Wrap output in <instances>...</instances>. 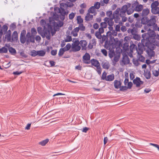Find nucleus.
Listing matches in <instances>:
<instances>
[{
	"label": "nucleus",
	"mask_w": 159,
	"mask_h": 159,
	"mask_svg": "<svg viewBox=\"0 0 159 159\" xmlns=\"http://www.w3.org/2000/svg\"><path fill=\"white\" fill-rule=\"evenodd\" d=\"M156 22V18L155 17H152L147 22L148 25V26L154 25V26H157V25H155Z\"/></svg>",
	"instance_id": "nucleus-12"
},
{
	"label": "nucleus",
	"mask_w": 159,
	"mask_h": 159,
	"mask_svg": "<svg viewBox=\"0 0 159 159\" xmlns=\"http://www.w3.org/2000/svg\"><path fill=\"white\" fill-rule=\"evenodd\" d=\"M128 86L127 87V89H130L132 87L133 85V84L132 82H130L128 83L127 84Z\"/></svg>",
	"instance_id": "nucleus-64"
},
{
	"label": "nucleus",
	"mask_w": 159,
	"mask_h": 159,
	"mask_svg": "<svg viewBox=\"0 0 159 159\" xmlns=\"http://www.w3.org/2000/svg\"><path fill=\"white\" fill-rule=\"evenodd\" d=\"M143 46L141 44H138V48H137L136 52L139 55H141L143 53Z\"/></svg>",
	"instance_id": "nucleus-10"
},
{
	"label": "nucleus",
	"mask_w": 159,
	"mask_h": 159,
	"mask_svg": "<svg viewBox=\"0 0 159 159\" xmlns=\"http://www.w3.org/2000/svg\"><path fill=\"white\" fill-rule=\"evenodd\" d=\"M9 52L12 55L16 54V52L15 49L12 47H10L8 48Z\"/></svg>",
	"instance_id": "nucleus-27"
},
{
	"label": "nucleus",
	"mask_w": 159,
	"mask_h": 159,
	"mask_svg": "<svg viewBox=\"0 0 159 159\" xmlns=\"http://www.w3.org/2000/svg\"><path fill=\"white\" fill-rule=\"evenodd\" d=\"M64 40L66 42H69L71 41L72 40L71 37L69 35H67L66 36V38Z\"/></svg>",
	"instance_id": "nucleus-43"
},
{
	"label": "nucleus",
	"mask_w": 159,
	"mask_h": 159,
	"mask_svg": "<svg viewBox=\"0 0 159 159\" xmlns=\"http://www.w3.org/2000/svg\"><path fill=\"white\" fill-rule=\"evenodd\" d=\"M83 61L85 64H89L90 63V56L89 53H86L83 56Z\"/></svg>",
	"instance_id": "nucleus-6"
},
{
	"label": "nucleus",
	"mask_w": 159,
	"mask_h": 159,
	"mask_svg": "<svg viewBox=\"0 0 159 159\" xmlns=\"http://www.w3.org/2000/svg\"><path fill=\"white\" fill-rule=\"evenodd\" d=\"M121 11L120 13V16L122 18V21L123 22H125L127 20V18L125 17L126 13H125V14L123 15H121Z\"/></svg>",
	"instance_id": "nucleus-28"
},
{
	"label": "nucleus",
	"mask_w": 159,
	"mask_h": 159,
	"mask_svg": "<svg viewBox=\"0 0 159 159\" xmlns=\"http://www.w3.org/2000/svg\"><path fill=\"white\" fill-rule=\"evenodd\" d=\"M31 34L34 37V36L37 34V31L35 29L33 28L31 29Z\"/></svg>",
	"instance_id": "nucleus-35"
},
{
	"label": "nucleus",
	"mask_w": 159,
	"mask_h": 159,
	"mask_svg": "<svg viewBox=\"0 0 159 159\" xmlns=\"http://www.w3.org/2000/svg\"><path fill=\"white\" fill-rule=\"evenodd\" d=\"M48 141L49 140L47 139L39 142V144L42 146H44L48 142Z\"/></svg>",
	"instance_id": "nucleus-37"
},
{
	"label": "nucleus",
	"mask_w": 159,
	"mask_h": 159,
	"mask_svg": "<svg viewBox=\"0 0 159 159\" xmlns=\"http://www.w3.org/2000/svg\"><path fill=\"white\" fill-rule=\"evenodd\" d=\"M90 63L93 66L96 67H98V66H99L100 65V63L97 60L94 59H91L90 61Z\"/></svg>",
	"instance_id": "nucleus-15"
},
{
	"label": "nucleus",
	"mask_w": 159,
	"mask_h": 159,
	"mask_svg": "<svg viewBox=\"0 0 159 159\" xmlns=\"http://www.w3.org/2000/svg\"><path fill=\"white\" fill-rule=\"evenodd\" d=\"M8 50L7 48L5 47H3L0 48V53H6L7 52Z\"/></svg>",
	"instance_id": "nucleus-34"
},
{
	"label": "nucleus",
	"mask_w": 159,
	"mask_h": 159,
	"mask_svg": "<svg viewBox=\"0 0 159 159\" xmlns=\"http://www.w3.org/2000/svg\"><path fill=\"white\" fill-rule=\"evenodd\" d=\"M47 30H48L49 31H50V33H51L52 36L54 34V33H55V32L54 33H53V27L50 25H48Z\"/></svg>",
	"instance_id": "nucleus-38"
},
{
	"label": "nucleus",
	"mask_w": 159,
	"mask_h": 159,
	"mask_svg": "<svg viewBox=\"0 0 159 159\" xmlns=\"http://www.w3.org/2000/svg\"><path fill=\"white\" fill-rule=\"evenodd\" d=\"M50 31L47 30V29L44 26L43 29V34H44V35H42L41 36L43 38H44L46 37L48 39H50Z\"/></svg>",
	"instance_id": "nucleus-8"
},
{
	"label": "nucleus",
	"mask_w": 159,
	"mask_h": 159,
	"mask_svg": "<svg viewBox=\"0 0 159 159\" xmlns=\"http://www.w3.org/2000/svg\"><path fill=\"white\" fill-rule=\"evenodd\" d=\"M37 31L38 33L41 36L43 35H44V34H43V30L42 28L40 27H39L37 28Z\"/></svg>",
	"instance_id": "nucleus-36"
},
{
	"label": "nucleus",
	"mask_w": 159,
	"mask_h": 159,
	"mask_svg": "<svg viewBox=\"0 0 159 159\" xmlns=\"http://www.w3.org/2000/svg\"><path fill=\"white\" fill-rule=\"evenodd\" d=\"M144 76L147 79H149L151 77L150 72L149 71L147 72L144 74Z\"/></svg>",
	"instance_id": "nucleus-41"
},
{
	"label": "nucleus",
	"mask_w": 159,
	"mask_h": 159,
	"mask_svg": "<svg viewBox=\"0 0 159 159\" xmlns=\"http://www.w3.org/2000/svg\"><path fill=\"white\" fill-rule=\"evenodd\" d=\"M80 43V42L78 40H75L72 44L71 51L75 52L80 51L81 49V47L79 45Z\"/></svg>",
	"instance_id": "nucleus-2"
},
{
	"label": "nucleus",
	"mask_w": 159,
	"mask_h": 159,
	"mask_svg": "<svg viewBox=\"0 0 159 159\" xmlns=\"http://www.w3.org/2000/svg\"><path fill=\"white\" fill-rule=\"evenodd\" d=\"M120 90L121 91H124L125 90H126L127 89V87L126 86H120Z\"/></svg>",
	"instance_id": "nucleus-52"
},
{
	"label": "nucleus",
	"mask_w": 159,
	"mask_h": 159,
	"mask_svg": "<svg viewBox=\"0 0 159 159\" xmlns=\"http://www.w3.org/2000/svg\"><path fill=\"white\" fill-rule=\"evenodd\" d=\"M96 11V9L94 7L92 6L88 10V13H94Z\"/></svg>",
	"instance_id": "nucleus-29"
},
{
	"label": "nucleus",
	"mask_w": 159,
	"mask_h": 159,
	"mask_svg": "<svg viewBox=\"0 0 159 159\" xmlns=\"http://www.w3.org/2000/svg\"><path fill=\"white\" fill-rule=\"evenodd\" d=\"M137 46L134 44L133 42H132V43H131V42L130 45L129 47L130 52L129 53L130 55H129V56L130 57H131V55H132V54L134 52H136V50L137 49Z\"/></svg>",
	"instance_id": "nucleus-9"
},
{
	"label": "nucleus",
	"mask_w": 159,
	"mask_h": 159,
	"mask_svg": "<svg viewBox=\"0 0 159 159\" xmlns=\"http://www.w3.org/2000/svg\"><path fill=\"white\" fill-rule=\"evenodd\" d=\"M121 84V83L120 81L116 80L114 82V85L116 89H118L119 88Z\"/></svg>",
	"instance_id": "nucleus-18"
},
{
	"label": "nucleus",
	"mask_w": 159,
	"mask_h": 159,
	"mask_svg": "<svg viewBox=\"0 0 159 159\" xmlns=\"http://www.w3.org/2000/svg\"><path fill=\"white\" fill-rule=\"evenodd\" d=\"M120 11L121 15H124L126 12L128 15L132 14L134 11V8L133 7V4H131L130 3H127L126 4L123 5L120 8Z\"/></svg>",
	"instance_id": "nucleus-1"
},
{
	"label": "nucleus",
	"mask_w": 159,
	"mask_h": 159,
	"mask_svg": "<svg viewBox=\"0 0 159 159\" xmlns=\"http://www.w3.org/2000/svg\"><path fill=\"white\" fill-rule=\"evenodd\" d=\"M110 65L108 62L106 61L105 62L102 63V67L103 68L106 69H108L110 67Z\"/></svg>",
	"instance_id": "nucleus-24"
},
{
	"label": "nucleus",
	"mask_w": 159,
	"mask_h": 159,
	"mask_svg": "<svg viewBox=\"0 0 159 159\" xmlns=\"http://www.w3.org/2000/svg\"><path fill=\"white\" fill-rule=\"evenodd\" d=\"M77 20L78 24H81L83 22V20L80 16H78L77 18Z\"/></svg>",
	"instance_id": "nucleus-40"
},
{
	"label": "nucleus",
	"mask_w": 159,
	"mask_h": 159,
	"mask_svg": "<svg viewBox=\"0 0 159 159\" xmlns=\"http://www.w3.org/2000/svg\"><path fill=\"white\" fill-rule=\"evenodd\" d=\"M101 26L103 28H106L107 26V24L106 22H102L101 23Z\"/></svg>",
	"instance_id": "nucleus-48"
},
{
	"label": "nucleus",
	"mask_w": 159,
	"mask_h": 159,
	"mask_svg": "<svg viewBox=\"0 0 159 159\" xmlns=\"http://www.w3.org/2000/svg\"><path fill=\"white\" fill-rule=\"evenodd\" d=\"M80 44L82 47V50H85L87 49V43L86 40H81L80 42Z\"/></svg>",
	"instance_id": "nucleus-14"
},
{
	"label": "nucleus",
	"mask_w": 159,
	"mask_h": 159,
	"mask_svg": "<svg viewBox=\"0 0 159 159\" xmlns=\"http://www.w3.org/2000/svg\"><path fill=\"white\" fill-rule=\"evenodd\" d=\"M66 50H69L71 48V46L70 43H68L65 46Z\"/></svg>",
	"instance_id": "nucleus-61"
},
{
	"label": "nucleus",
	"mask_w": 159,
	"mask_h": 159,
	"mask_svg": "<svg viewBox=\"0 0 159 159\" xmlns=\"http://www.w3.org/2000/svg\"><path fill=\"white\" fill-rule=\"evenodd\" d=\"M75 16V14L73 12H72L69 15V18L70 20L73 19Z\"/></svg>",
	"instance_id": "nucleus-55"
},
{
	"label": "nucleus",
	"mask_w": 159,
	"mask_h": 159,
	"mask_svg": "<svg viewBox=\"0 0 159 159\" xmlns=\"http://www.w3.org/2000/svg\"><path fill=\"white\" fill-rule=\"evenodd\" d=\"M100 3L97 2L95 3L93 7H95L96 9H98L100 7Z\"/></svg>",
	"instance_id": "nucleus-46"
},
{
	"label": "nucleus",
	"mask_w": 159,
	"mask_h": 159,
	"mask_svg": "<svg viewBox=\"0 0 159 159\" xmlns=\"http://www.w3.org/2000/svg\"><path fill=\"white\" fill-rule=\"evenodd\" d=\"M117 31L116 30H113L112 32L111 31H108L107 33V35L108 38H112L111 35L113 36H116L117 35Z\"/></svg>",
	"instance_id": "nucleus-13"
},
{
	"label": "nucleus",
	"mask_w": 159,
	"mask_h": 159,
	"mask_svg": "<svg viewBox=\"0 0 159 159\" xmlns=\"http://www.w3.org/2000/svg\"><path fill=\"white\" fill-rule=\"evenodd\" d=\"M113 19H109L107 17H105L104 19V21L107 22L109 26H112L114 24V22L113 21Z\"/></svg>",
	"instance_id": "nucleus-16"
},
{
	"label": "nucleus",
	"mask_w": 159,
	"mask_h": 159,
	"mask_svg": "<svg viewBox=\"0 0 159 159\" xmlns=\"http://www.w3.org/2000/svg\"><path fill=\"white\" fill-rule=\"evenodd\" d=\"M31 55L33 57H35L38 55V51H36L35 50H33L31 52Z\"/></svg>",
	"instance_id": "nucleus-42"
},
{
	"label": "nucleus",
	"mask_w": 159,
	"mask_h": 159,
	"mask_svg": "<svg viewBox=\"0 0 159 159\" xmlns=\"http://www.w3.org/2000/svg\"><path fill=\"white\" fill-rule=\"evenodd\" d=\"M78 27H79V30H80L81 31H84L85 30V27L83 24L80 25Z\"/></svg>",
	"instance_id": "nucleus-54"
},
{
	"label": "nucleus",
	"mask_w": 159,
	"mask_h": 159,
	"mask_svg": "<svg viewBox=\"0 0 159 159\" xmlns=\"http://www.w3.org/2000/svg\"><path fill=\"white\" fill-rule=\"evenodd\" d=\"M101 34V33L100 32L97 31L95 33V36L98 39H101L102 37Z\"/></svg>",
	"instance_id": "nucleus-44"
},
{
	"label": "nucleus",
	"mask_w": 159,
	"mask_h": 159,
	"mask_svg": "<svg viewBox=\"0 0 159 159\" xmlns=\"http://www.w3.org/2000/svg\"><path fill=\"white\" fill-rule=\"evenodd\" d=\"M123 24V23L122 22H120L118 25H116V26L115 29L116 31H120V26H122Z\"/></svg>",
	"instance_id": "nucleus-32"
},
{
	"label": "nucleus",
	"mask_w": 159,
	"mask_h": 159,
	"mask_svg": "<svg viewBox=\"0 0 159 159\" xmlns=\"http://www.w3.org/2000/svg\"><path fill=\"white\" fill-rule=\"evenodd\" d=\"M142 25V24L140 22H137L135 24V26L137 28L141 27Z\"/></svg>",
	"instance_id": "nucleus-63"
},
{
	"label": "nucleus",
	"mask_w": 159,
	"mask_h": 159,
	"mask_svg": "<svg viewBox=\"0 0 159 159\" xmlns=\"http://www.w3.org/2000/svg\"><path fill=\"white\" fill-rule=\"evenodd\" d=\"M149 12V10L148 8H146L143 10L142 13V16H145L148 15Z\"/></svg>",
	"instance_id": "nucleus-25"
},
{
	"label": "nucleus",
	"mask_w": 159,
	"mask_h": 159,
	"mask_svg": "<svg viewBox=\"0 0 159 159\" xmlns=\"http://www.w3.org/2000/svg\"><path fill=\"white\" fill-rule=\"evenodd\" d=\"M90 43L92 44L93 45L95 46L96 44V41L95 39H92Z\"/></svg>",
	"instance_id": "nucleus-59"
},
{
	"label": "nucleus",
	"mask_w": 159,
	"mask_h": 159,
	"mask_svg": "<svg viewBox=\"0 0 159 159\" xmlns=\"http://www.w3.org/2000/svg\"><path fill=\"white\" fill-rule=\"evenodd\" d=\"M106 14L109 19H114V14L111 11H107Z\"/></svg>",
	"instance_id": "nucleus-21"
},
{
	"label": "nucleus",
	"mask_w": 159,
	"mask_h": 159,
	"mask_svg": "<svg viewBox=\"0 0 159 159\" xmlns=\"http://www.w3.org/2000/svg\"><path fill=\"white\" fill-rule=\"evenodd\" d=\"M79 31V27H76L72 30L71 33V35L74 37H77L78 36V33Z\"/></svg>",
	"instance_id": "nucleus-17"
},
{
	"label": "nucleus",
	"mask_w": 159,
	"mask_h": 159,
	"mask_svg": "<svg viewBox=\"0 0 159 159\" xmlns=\"http://www.w3.org/2000/svg\"><path fill=\"white\" fill-rule=\"evenodd\" d=\"M93 17V15H90L89 13H88L85 17V20L87 21H90L92 20Z\"/></svg>",
	"instance_id": "nucleus-23"
},
{
	"label": "nucleus",
	"mask_w": 159,
	"mask_h": 159,
	"mask_svg": "<svg viewBox=\"0 0 159 159\" xmlns=\"http://www.w3.org/2000/svg\"><path fill=\"white\" fill-rule=\"evenodd\" d=\"M146 52L148 57L151 58L155 55V52L152 49L148 48L146 50Z\"/></svg>",
	"instance_id": "nucleus-11"
},
{
	"label": "nucleus",
	"mask_w": 159,
	"mask_h": 159,
	"mask_svg": "<svg viewBox=\"0 0 159 159\" xmlns=\"http://www.w3.org/2000/svg\"><path fill=\"white\" fill-rule=\"evenodd\" d=\"M96 70L97 71L99 75H100L101 73V71H102V69L100 67V66H98V67H96Z\"/></svg>",
	"instance_id": "nucleus-50"
},
{
	"label": "nucleus",
	"mask_w": 159,
	"mask_h": 159,
	"mask_svg": "<svg viewBox=\"0 0 159 159\" xmlns=\"http://www.w3.org/2000/svg\"><path fill=\"white\" fill-rule=\"evenodd\" d=\"M26 42L27 44L30 42H34V37L30 34V32H28L26 35Z\"/></svg>",
	"instance_id": "nucleus-5"
},
{
	"label": "nucleus",
	"mask_w": 159,
	"mask_h": 159,
	"mask_svg": "<svg viewBox=\"0 0 159 159\" xmlns=\"http://www.w3.org/2000/svg\"><path fill=\"white\" fill-rule=\"evenodd\" d=\"M133 82L134 84L136 85V87H139L140 85L142 84L143 83V82L138 77H137L134 79Z\"/></svg>",
	"instance_id": "nucleus-7"
},
{
	"label": "nucleus",
	"mask_w": 159,
	"mask_h": 159,
	"mask_svg": "<svg viewBox=\"0 0 159 159\" xmlns=\"http://www.w3.org/2000/svg\"><path fill=\"white\" fill-rule=\"evenodd\" d=\"M107 73L105 72L104 71L102 75V79L103 80H105L107 78V76H106Z\"/></svg>",
	"instance_id": "nucleus-49"
},
{
	"label": "nucleus",
	"mask_w": 159,
	"mask_h": 159,
	"mask_svg": "<svg viewBox=\"0 0 159 159\" xmlns=\"http://www.w3.org/2000/svg\"><path fill=\"white\" fill-rule=\"evenodd\" d=\"M115 76L113 74H111L107 75L106 79V80L108 81H111L114 79Z\"/></svg>",
	"instance_id": "nucleus-20"
},
{
	"label": "nucleus",
	"mask_w": 159,
	"mask_h": 159,
	"mask_svg": "<svg viewBox=\"0 0 159 159\" xmlns=\"http://www.w3.org/2000/svg\"><path fill=\"white\" fill-rule=\"evenodd\" d=\"M123 61L125 62L128 63L129 62V59L128 57L127 56L123 58Z\"/></svg>",
	"instance_id": "nucleus-56"
},
{
	"label": "nucleus",
	"mask_w": 159,
	"mask_h": 159,
	"mask_svg": "<svg viewBox=\"0 0 159 159\" xmlns=\"http://www.w3.org/2000/svg\"><path fill=\"white\" fill-rule=\"evenodd\" d=\"M102 53L105 56L107 55V51L105 49H102L101 50Z\"/></svg>",
	"instance_id": "nucleus-62"
},
{
	"label": "nucleus",
	"mask_w": 159,
	"mask_h": 159,
	"mask_svg": "<svg viewBox=\"0 0 159 159\" xmlns=\"http://www.w3.org/2000/svg\"><path fill=\"white\" fill-rule=\"evenodd\" d=\"M149 145H150L153 146L154 147L157 148L158 150V151H159V146L158 145H157V144L152 143H149Z\"/></svg>",
	"instance_id": "nucleus-60"
},
{
	"label": "nucleus",
	"mask_w": 159,
	"mask_h": 159,
	"mask_svg": "<svg viewBox=\"0 0 159 159\" xmlns=\"http://www.w3.org/2000/svg\"><path fill=\"white\" fill-rule=\"evenodd\" d=\"M59 12L61 13L62 16L61 19L64 20L65 19V16L66 15V12L65 11L64 9L63 8H59Z\"/></svg>",
	"instance_id": "nucleus-19"
},
{
	"label": "nucleus",
	"mask_w": 159,
	"mask_h": 159,
	"mask_svg": "<svg viewBox=\"0 0 159 159\" xmlns=\"http://www.w3.org/2000/svg\"><path fill=\"white\" fill-rule=\"evenodd\" d=\"M129 43H125L124 44L123 48L124 50L125 51H127L129 50Z\"/></svg>",
	"instance_id": "nucleus-33"
},
{
	"label": "nucleus",
	"mask_w": 159,
	"mask_h": 159,
	"mask_svg": "<svg viewBox=\"0 0 159 159\" xmlns=\"http://www.w3.org/2000/svg\"><path fill=\"white\" fill-rule=\"evenodd\" d=\"M139 60L141 62H144L145 60V58L144 57L140 55L139 57Z\"/></svg>",
	"instance_id": "nucleus-51"
},
{
	"label": "nucleus",
	"mask_w": 159,
	"mask_h": 159,
	"mask_svg": "<svg viewBox=\"0 0 159 159\" xmlns=\"http://www.w3.org/2000/svg\"><path fill=\"white\" fill-rule=\"evenodd\" d=\"M128 31L129 33H131L133 35L135 34V31L133 29H129Z\"/></svg>",
	"instance_id": "nucleus-57"
},
{
	"label": "nucleus",
	"mask_w": 159,
	"mask_h": 159,
	"mask_svg": "<svg viewBox=\"0 0 159 159\" xmlns=\"http://www.w3.org/2000/svg\"><path fill=\"white\" fill-rule=\"evenodd\" d=\"M5 37L7 41H10L11 40V33L6 35Z\"/></svg>",
	"instance_id": "nucleus-47"
},
{
	"label": "nucleus",
	"mask_w": 159,
	"mask_h": 159,
	"mask_svg": "<svg viewBox=\"0 0 159 159\" xmlns=\"http://www.w3.org/2000/svg\"><path fill=\"white\" fill-rule=\"evenodd\" d=\"M46 53V52L43 50L38 51V55L41 57L44 56Z\"/></svg>",
	"instance_id": "nucleus-30"
},
{
	"label": "nucleus",
	"mask_w": 159,
	"mask_h": 159,
	"mask_svg": "<svg viewBox=\"0 0 159 159\" xmlns=\"http://www.w3.org/2000/svg\"><path fill=\"white\" fill-rule=\"evenodd\" d=\"M20 42L22 43H24L26 41V38L25 37V36H20Z\"/></svg>",
	"instance_id": "nucleus-39"
},
{
	"label": "nucleus",
	"mask_w": 159,
	"mask_h": 159,
	"mask_svg": "<svg viewBox=\"0 0 159 159\" xmlns=\"http://www.w3.org/2000/svg\"><path fill=\"white\" fill-rule=\"evenodd\" d=\"M64 52V51L60 48L59 51L58 55L59 56H61L63 54Z\"/></svg>",
	"instance_id": "nucleus-58"
},
{
	"label": "nucleus",
	"mask_w": 159,
	"mask_h": 159,
	"mask_svg": "<svg viewBox=\"0 0 159 159\" xmlns=\"http://www.w3.org/2000/svg\"><path fill=\"white\" fill-rule=\"evenodd\" d=\"M152 74L156 77H157L159 75V72L157 70H154L152 71Z\"/></svg>",
	"instance_id": "nucleus-53"
},
{
	"label": "nucleus",
	"mask_w": 159,
	"mask_h": 159,
	"mask_svg": "<svg viewBox=\"0 0 159 159\" xmlns=\"http://www.w3.org/2000/svg\"><path fill=\"white\" fill-rule=\"evenodd\" d=\"M133 7L134 8V11H140L143 9V6L141 4H139L137 2L133 3Z\"/></svg>",
	"instance_id": "nucleus-4"
},
{
	"label": "nucleus",
	"mask_w": 159,
	"mask_h": 159,
	"mask_svg": "<svg viewBox=\"0 0 159 159\" xmlns=\"http://www.w3.org/2000/svg\"><path fill=\"white\" fill-rule=\"evenodd\" d=\"M108 55L111 58L115 55V52L114 51H110Z\"/></svg>",
	"instance_id": "nucleus-45"
},
{
	"label": "nucleus",
	"mask_w": 159,
	"mask_h": 159,
	"mask_svg": "<svg viewBox=\"0 0 159 159\" xmlns=\"http://www.w3.org/2000/svg\"><path fill=\"white\" fill-rule=\"evenodd\" d=\"M159 3L157 1H156L152 2L151 5V9L157 7L158 6Z\"/></svg>",
	"instance_id": "nucleus-26"
},
{
	"label": "nucleus",
	"mask_w": 159,
	"mask_h": 159,
	"mask_svg": "<svg viewBox=\"0 0 159 159\" xmlns=\"http://www.w3.org/2000/svg\"><path fill=\"white\" fill-rule=\"evenodd\" d=\"M120 8H118L114 12V21L116 23H119L120 22H122L120 20V18L119 17L120 13Z\"/></svg>",
	"instance_id": "nucleus-3"
},
{
	"label": "nucleus",
	"mask_w": 159,
	"mask_h": 159,
	"mask_svg": "<svg viewBox=\"0 0 159 159\" xmlns=\"http://www.w3.org/2000/svg\"><path fill=\"white\" fill-rule=\"evenodd\" d=\"M18 38V34L16 31H14L12 34V40L13 41L16 40Z\"/></svg>",
	"instance_id": "nucleus-22"
},
{
	"label": "nucleus",
	"mask_w": 159,
	"mask_h": 159,
	"mask_svg": "<svg viewBox=\"0 0 159 159\" xmlns=\"http://www.w3.org/2000/svg\"><path fill=\"white\" fill-rule=\"evenodd\" d=\"M151 11L152 13L154 14H157L159 13V7H157L154 9H151Z\"/></svg>",
	"instance_id": "nucleus-31"
}]
</instances>
